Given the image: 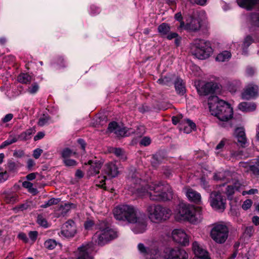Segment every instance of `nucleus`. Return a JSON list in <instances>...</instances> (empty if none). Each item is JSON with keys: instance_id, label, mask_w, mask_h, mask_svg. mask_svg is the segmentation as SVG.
<instances>
[{"instance_id": "obj_1", "label": "nucleus", "mask_w": 259, "mask_h": 259, "mask_svg": "<svg viewBox=\"0 0 259 259\" xmlns=\"http://www.w3.org/2000/svg\"><path fill=\"white\" fill-rule=\"evenodd\" d=\"M113 214L117 220L126 221L133 224L132 230L135 233H142L146 230L147 222L145 214L132 205H120L114 208Z\"/></svg>"}, {"instance_id": "obj_2", "label": "nucleus", "mask_w": 259, "mask_h": 259, "mask_svg": "<svg viewBox=\"0 0 259 259\" xmlns=\"http://www.w3.org/2000/svg\"><path fill=\"white\" fill-rule=\"evenodd\" d=\"M209 111L217 117L220 123H228L233 117V108L230 105L223 100H219L217 96H210L208 99Z\"/></svg>"}, {"instance_id": "obj_3", "label": "nucleus", "mask_w": 259, "mask_h": 259, "mask_svg": "<svg viewBox=\"0 0 259 259\" xmlns=\"http://www.w3.org/2000/svg\"><path fill=\"white\" fill-rule=\"evenodd\" d=\"M175 217L179 221H187L193 224L200 223L202 218V211L200 207H194L189 204L180 203L175 212Z\"/></svg>"}, {"instance_id": "obj_4", "label": "nucleus", "mask_w": 259, "mask_h": 259, "mask_svg": "<svg viewBox=\"0 0 259 259\" xmlns=\"http://www.w3.org/2000/svg\"><path fill=\"white\" fill-rule=\"evenodd\" d=\"M149 247L143 243L137 245L138 250L146 259H160L162 247V239L160 236L153 238L150 241Z\"/></svg>"}, {"instance_id": "obj_5", "label": "nucleus", "mask_w": 259, "mask_h": 259, "mask_svg": "<svg viewBox=\"0 0 259 259\" xmlns=\"http://www.w3.org/2000/svg\"><path fill=\"white\" fill-rule=\"evenodd\" d=\"M99 231L94 235L93 239L99 245H103L117 237V233L104 222L99 225Z\"/></svg>"}, {"instance_id": "obj_6", "label": "nucleus", "mask_w": 259, "mask_h": 259, "mask_svg": "<svg viewBox=\"0 0 259 259\" xmlns=\"http://www.w3.org/2000/svg\"><path fill=\"white\" fill-rule=\"evenodd\" d=\"M191 50L192 55L200 60L208 58L213 52L209 43L201 39L194 40Z\"/></svg>"}, {"instance_id": "obj_7", "label": "nucleus", "mask_w": 259, "mask_h": 259, "mask_svg": "<svg viewBox=\"0 0 259 259\" xmlns=\"http://www.w3.org/2000/svg\"><path fill=\"white\" fill-rule=\"evenodd\" d=\"M138 193L141 196L146 194L149 199L154 201H159L162 200V184L160 182H153L145 187L138 189Z\"/></svg>"}, {"instance_id": "obj_8", "label": "nucleus", "mask_w": 259, "mask_h": 259, "mask_svg": "<svg viewBox=\"0 0 259 259\" xmlns=\"http://www.w3.org/2000/svg\"><path fill=\"white\" fill-rule=\"evenodd\" d=\"M179 28L190 32H198L200 30L205 31L209 28L207 22L201 23L199 19L194 16H189L186 20V23L182 22Z\"/></svg>"}, {"instance_id": "obj_9", "label": "nucleus", "mask_w": 259, "mask_h": 259, "mask_svg": "<svg viewBox=\"0 0 259 259\" xmlns=\"http://www.w3.org/2000/svg\"><path fill=\"white\" fill-rule=\"evenodd\" d=\"M212 239L217 243H224L229 236V228L223 223H218L213 225L210 233Z\"/></svg>"}, {"instance_id": "obj_10", "label": "nucleus", "mask_w": 259, "mask_h": 259, "mask_svg": "<svg viewBox=\"0 0 259 259\" xmlns=\"http://www.w3.org/2000/svg\"><path fill=\"white\" fill-rule=\"evenodd\" d=\"M186 251L178 248L166 246L163 249V259H188Z\"/></svg>"}, {"instance_id": "obj_11", "label": "nucleus", "mask_w": 259, "mask_h": 259, "mask_svg": "<svg viewBox=\"0 0 259 259\" xmlns=\"http://www.w3.org/2000/svg\"><path fill=\"white\" fill-rule=\"evenodd\" d=\"M147 212L150 220L154 223H160L162 221V206L159 204H151L147 207Z\"/></svg>"}, {"instance_id": "obj_12", "label": "nucleus", "mask_w": 259, "mask_h": 259, "mask_svg": "<svg viewBox=\"0 0 259 259\" xmlns=\"http://www.w3.org/2000/svg\"><path fill=\"white\" fill-rule=\"evenodd\" d=\"M95 250V245L92 242L82 244L78 247L76 259H93L92 253Z\"/></svg>"}, {"instance_id": "obj_13", "label": "nucleus", "mask_w": 259, "mask_h": 259, "mask_svg": "<svg viewBox=\"0 0 259 259\" xmlns=\"http://www.w3.org/2000/svg\"><path fill=\"white\" fill-rule=\"evenodd\" d=\"M61 157L64 165L67 167H75L77 165V162L71 157L75 155L76 153L69 148H65L60 152Z\"/></svg>"}, {"instance_id": "obj_14", "label": "nucleus", "mask_w": 259, "mask_h": 259, "mask_svg": "<svg viewBox=\"0 0 259 259\" xmlns=\"http://www.w3.org/2000/svg\"><path fill=\"white\" fill-rule=\"evenodd\" d=\"M210 204L215 209H224L226 199L219 192H213L210 195Z\"/></svg>"}, {"instance_id": "obj_15", "label": "nucleus", "mask_w": 259, "mask_h": 259, "mask_svg": "<svg viewBox=\"0 0 259 259\" xmlns=\"http://www.w3.org/2000/svg\"><path fill=\"white\" fill-rule=\"evenodd\" d=\"M173 240L183 246H187L189 243V237L184 230L175 229L171 233Z\"/></svg>"}, {"instance_id": "obj_16", "label": "nucleus", "mask_w": 259, "mask_h": 259, "mask_svg": "<svg viewBox=\"0 0 259 259\" xmlns=\"http://www.w3.org/2000/svg\"><path fill=\"white\" fill-rule=\"evenodd\" d=\"M76 233V227L74 222L72 220H69L63 225L62 230L59 233L60 236L65 237H72Z\"/></svg>"}, {"instance_id": "obj_17", "label": "nucleus", "mask_w": 259, "mask_h": 259, "mask_svg": "<svg viewBox=\"0 0 259 259\" xmlns=\"http://www.w3.org/2000/svg\"><path fill=\"white\" fill-rule=\"evenodd\" d=\"M259 90L257 85L249 84L247 85L244 92L242 94V98L243 99L249 100L256 98L258 96Z\"/></svg>"}, {"instance_id": "obj_18", "label": "nucleus", "mask_w": 259, "mask_h": 259, "mask_svg": "<svg viewBox=\"0 0 259 259\" xmlns=\"http://www.w3.org/2000/svg\"><path fill=\"white\" fill-rule=\"evenodd\" d=\"M218 89L219 85L217 83L208 82L198 90V92L200 95L205 96L216 93Z\"/></svg>"}, {"instance_id": "obj_19", "label": "nucleus", "mask_w": 259, "mask_h": 259, "mask_svg": "<svg viewBox=\"0 0 259 259\" xmlns=\"http://www.w3.org/2000/svg\"><path fill=\"white\" fill-rule=\"evenodd\" d=\"M103 162L98 160H90L88 161V164L90 167L88 171V175L89 176H93L99 173L100 169Z\"/></svg>"}, {"instance_id": "obj_20", "label": "nucleus", "mask_w": 259, "mask_h": 259, "mask_svg": "<svg viewBox=\"0 0 259 259\" xmlns=\"http://www.w3.org/2000/svg\"><path fill=\"white\" fill-rule=\"evenodd\" d=\"M104 173L111 177H115L119 174L118 167L116 164L113 162L107 163L104 168Z\"/></svg>"}, {"instance_id": "obj_21", "label": "nucleus", "mask_w": 259, "mask_h": 259, "mask_svg": "<svg viewBox=\"0 0 259 259\" xmlns=\"http://www.w3.org/2000/svg\"><path fill=\"white\" fill-rule=\"evenodd\" d=\"M234 135L238 143L243 147L247 141L244 128L242 127L236 128Z\"/></svg>"}, {"instance_id": "obj_22", "label": "nucleus", "mask_w": 259, "mask_h": 259, "mask_svg": "<svg viewBox=\"0 0 259 259\" xmlns=\"http://www.w3.org/2000/svg\"><path fill=\"white\" fill-rule=\"evenodd\" d=\"M239 6L247 10H251L259 3V0H237Z\"/></svg>"}, {"instance_id": "obj_23", "label": "nucleus", "mask_w": 259, "mask_h": 259, "mask_svg": "<svg viewBox=\"0 0 259 259\" xmlns=\"http://www.w3.org/2000/svg\"><path fill=\"white\" fill-rule=\"evenodd\" d=\"M185 193L189 200L196 203L201 201V196L199 193L191 188H185Z\"/></svg>"}, {"instance_id": "obj_24", "label": "nucleus", "mask_w": 259, "mask_h": 259, "mask_svg": "<svg viewBox=\"0 0 259 259\" xmlns=\"http://www.w3.org/2000/svg\"><path fill=\"white\" fill-rule=\"evenodd\" d=\"M192 248L196 256V257H204L208 255L207 251L197 242L195 241L193 243Z\"/></svg>"}, {"instance_id": "obj_25", "label": "nucleus", "mask_w": 259, "mask_h": 259, "mask_svg": "<svg viewBox=\"0 0 259 259\" xmlns=\"http://www.w3.org/2000/svg\"><path fill=\"white\" fill-rule=\"evenodd\" d=\"M196 128L195 124L189 119L185 120L180 124V129L184 133L189 134Z\"/></svg>"}, {"instance_id": "obj_26", "label": "nucleus", "mask_w": 259, "mask_h": 259, "mask_svg": "<svg viewBox=\"0 0 259 259\" xmlns=\"http://www.w3.org/2000/svg\"><path fill=\"white\" fill-rule=\"evenodd\" d=\"M1 195L7 203L13 204L18 201V195L12 192L5 191Z\"/></svg>"}, {"instance_id": "obj_27", "label": "nucleus", "mask_w": 259, "mask_h": 259, "mask_svg": "<svg viewBox=\"0 0 259 259\" xmlns=\"http://www.w3.org/2000/svg\"><path fill=\"white\" fill-rule=\"evenodd\" d=\"M256 105L253 102H242L238 105V108L243 112H251L256 109Z\"/></svg>"}, {"instance_id": "obj_28", "label": "nucleus", "mask_w": 259, "mask_h": 259, "mask_svg": "<svg viewBox=\"0 0 259 259\" xmlns=\"http://www.w3.org/2000/svg\"><path fill=\"white\" fill-rule=\"evenodd\" d=\"M73 207H74V205L73 203H65L64 205H61L56 210V214L58 217L64 216Z\"/></svg>"}, {"instance_id": "obj_29", "label": "nucleus", "mask_w": 259, "mask_h": 259, "mask_svg": "<svg viewBox=\"0 0 259 259\" xmlns=\"http://www.w3.org/2000/svg\"><path fill=\"white\" fill-rule=\"evenodd\" d=\"M172 196V191L170 186L167 183H163V201L170 200Z\"/></svg>"}, {"instance_id": "obj_30", "label": "nucleus", "mask_w": 259, "mask_h": 259, "mask_svg": "<svg viewBox=\"0 0 259 259\" xmlns=\"http://www.w3.org/2000/svg\"><path fill=\"white\" fill-rule=\"evenodd\" d=\"M175 87L178 94L183 95L186 91L185 86L182 79L178 78L175 82Z\"/></svg>"}, {"instance_id": "obj_31", "label": "nucleus", "mask_w": 259, "mask_h": 259, "mask_svg": "<svg viewBox=\"0 0 259 259\" xmlns=\"http://www.w3.org/2000/svg\"><path fill=\"white\" fill-rule=\"evenodd\" d=\"M241 186V184L238 181L235 182L233 185H228L226 188V193L228 197L232 196L235 191H239Z\"/></svg>"}, {"instance_id": "obj_32", "label": "nucleus", "mask_w": 259, "mask_h": 259, "mask_svg": "<svg viewBox=\"0 0 259 259\" xmlns=\"http://www.w3.org/2000/svg\"><path fill=\"white\" fill-rule=\"evenodd\" d=\"M134 130L132 128L127 129L125 127L120 128L118 126L117 129L115 131V134L117 136H128L134 133Z\"/></svg>"}, {"instance_id": "obj_33", "label": "nucleus", "mask_w": 259, "mask_h": 259, "mask_svg": "<svg viewBox=\"0 0 259 259\" xmlns=\"http://www.w3.org/2000/svg\"><path fill=\"white\" fill-rule=\"evenodd\" d=\"M231 57V54L230 52L225 51L219 53L215 58V60L218 62H223L229 61Z\"/></svg>"}, {"instance_id": "obj_34", "label": "nucleus", "mask_w": 259, "mask_h": 259, "mask_svg": "<svg viewBox=\"0 0 259 259\" xmlns=\"http://www.w3.org/2000/svg\"><path fill=\"white\" fill-rule=\"evenodd\" d=\"M166 38L168 40L175 39V42L177 46H179L181 41V37L179 36L178 34L174 32H170L166 33L165 35L163 36V38Z\"/></svg>"}, {"instance_id": "obj_35", "label": "nucleus", "mask_w": 259, "mask_h": 259, "mask_svg": "<svg viewBox=\"0 0 259 259\" xmlns=\"http://www.w3.org/2000/svg\"><path fill=\"white\" fill-rule=\"evenodd\" d=\"M253 42V39L250 35L246 36L243 40L242 44V50L244 54H246L247 48Z\"/></svg>"}, {"instance_id": "obj_36", "label": "nucleus", "mask_w": 259, "mask_h": 259, "mask_svg": "<svg viewBox=\"0 0 259 259\" xmlns=\"http://www.w3.org/2000/svg\"><path fill=\"white\" fill-rule=\"evenodd\" d=\"M32 80V77L27 73H21L18 76V80L22 83H29Z\"/></svg>"}, {"instance_id": "obj_37", "label": "nucleus", "mask_w": 259, "mask_h": 259, "mask_svg": "<svg viewBox=\"0 0 259 259\" xmlns=\"http://www.w3.org/2000/svg\"><path fill=\"white\" fill-rule=\"evenodd\" d=\"M17 141H18V138L17 137L11 135L7 140L2 143L0 145V149L4 148L6 146L13 144Z\"/></svg>"}, {"instance_id": "obj_38", "label": "nucleus", "mask_w": 259, "mask_h": 259, "mask_svg": "<svg viewBox=\"0 0 259 259\" xmlns=\"http://www.w3.org/2000/svg\"><path fill=\"white\" fill-rule=\"evenodd\" d=\"M57 244L58 242L55 240L49 239L45 242L44 246L47 249L52 250L56 247Z\"/></svg>"}, {"instance_id": "obj_39", "label": "nucleus", "mask_w": 259, "mask_h": 259, "mask_svg": "<svg viewBox=\"0 0 259 259\" xmlns=\"http://www.w3.org/2000/svg\"><path fill=\"white\" fill-rule=\"evenodd\" d=\"M60 201L59 198H52L49 200L48 201H46L42 204L41 207L43 208H47L53 205L58 204Z\"/></svg>"}, {"instance_id": "obj_40", "label": "nucleus", "mask_w": 259, "mask_h": 259, "mask_svg": "<svg viewBox=\"0 0 259 259\" xmlns=\"http://www.w3.org/2000/svg\"><path fill=\"white\" fill-rule=\"evenodd\" d=\"M250 18L252 25L257 27H259V14H252L250 16Z\"/></svg>"}, {"instance_id": "obj_41", "label": "nucleus", "mask_w": 259, "mask_h": 259, "mask_svg": "<svg viewBox=\"0 0 259 259\" xmlns=\"http://www.w3.org/2000/svg\"><path fill=\"white\" fill-rule=\"evenodd\" d=\"M22 186L23 187L28 189L29 191L31 193H36L37 192V189L33 187L32 183L28 181L23 182Z\"/></svg>"}, {"instance_id": "obj_42", "label": "nucleus", "mask_w": 259, "mask_h": 259, "mask_svg": "<svg viewBox=\"0 0 259 259\" xmlns=\"http://www.w3.org/2000/svg\"><path fill=\"white\" fill-rule=\"evenodd\" d=\"M229 172L227 171H221L215 173L214 175V179L215 180H224L225 177L228 175Z\"/></svg>"}, {"instance_id": "obj_43", "label": "nucleus", "mask_w": 259, "mask_h": 259, "mask_svg": "<svg viewBox=\"0 0 259 259\" xmlns=\"http://www.w3.org/2000/svg\"><path fill=\"white\" fill-rule=\"evenodd\" d=\"M39 89V86L36 83H33L31 87L27 89L28 92L30 94H34Z\"/></svg>"}, {"instance_id": "obj_44", "label": "nucleus", "mask_w": 259, "mask_h": 259, "mask_svg": "<svg viewBox=\"0 0 259 259\" xmlns=\"http://www.w3.org/2000/svg\"><path fill=\"white\" fill-rule=\"evenodd\" d=\"M49 120V117L47 116L44 115L40 117L38 121V124L39 126H44L46 124Z\"/></svg>"}, {"instance_id": "obj_45", "label": "nucleus", "mask_w": 259, "mask_h": 259, "mask_svg": "<svg viewBox=\"0 0 259 259\" xmlns=\"http://www.w3.org/2000/svg\"><path fill=\"white\" fill-rule=\"evenodd\" d=\"M9 177L8 172L6 170H3L0 168V183L6 181Z\"/></svg>"}, {"instance_id": "obj_46", "label": "nucleus", "mask_w": 259, "mask_h": 259, "mask_svg": "<svg viewBox=\"0 0 259 259\" xmlns=\"http://www.w3.org/2000/svg\"><path fill=\"white\" fill-rule=\"evenodd\" d=\"M37 222L39 225L43 227H47V222L41 215L37 216Z\"/></svg>"}, {"instance_id": "obj_47", "label": "nucleus", "mask_w": 259, "mask_h": 259, "mask_svg": "<svg viewBox=\"0 0 259 259\" xmlns=\"http://www.w3.org/2000/svg\"><path fill=\"white\" fill-rule=\"evenodd\" d=\"M134 134H135L137 136H141L145 133V128L143 126L140 125L137 127L136 131L134 130Z\"/></svg>"}, {"instance_id": "obj_48", "label": "nucleus", "mask_w": 259, "mask_h": 259, "mask_svg": "<svg viewBox=\"0 0 259 259\" xmlns=\"http://www.w3.org/2000/svg\"><path fill=\"white\" fill-rule=\"evenodd\" d=\"M171 211L169 209L163 208V220H166L167 219H168L171 215Z\"/></svg>"}, {"instance_id": "obj_49", "label": "nucleus", "mask_w": 259, "mask_h": 259, "mask_svg": "<svg viewBox=\"0 0 259 259\" xmlns=\"http://www.w3.org/2000/svg\"><path fill=\"white\" fill-rule=\"evenodd\" d=\"M252 204V202L250 199H247L243 202L242 207L244 210L249 209Z\"/></svg>"}, {"instance_id": "obj_50", "label": "nucleus", "mask_w": 259, "mask_h": 259, "mask_svg": "<svg viewBox=\"0 0 259 259\" xmlns=\"http://www.w3.org/2000/svg\"><path fill=\"white\" fill-rule=\"evenodd\" d=\"M118 127V126L117 122H112L109 124L108 129L110 132H114L115 133V131L117 129Z\"/></svg>"}, {"instance_id": "obj_51", "label": "nucleus", "mask_w": 259, "mask_h": 259, "mask_svg": "<svg viewBox=\"0 0 259 259\" xmlns=\"http://www.w3.org/2000/svg\"><path fill=\"white\" fill-rule=\"evenodd\" d=\"M151 141L149 137H144L141 139L140 144L144 146H147L151 143Z\"/></svg>"}, {"instance_id": "obj_52", "label": "nucleus", "mask_w": 259, "mask_h": 259, "mask_svg": "<svg viewBox=\"0 0 259 259\" xmlns=\"http://www.w3.org/2000/svg\"><path fill=\"white\" fill-rule=\"evenodd\" d=\"M174 77V75L170 74L168 76H165L163 78V84H166L168 85L171 81L172 79Z\"/></svg>"}, {"instance_id": "obj_53", "label": "nucleus", "mask_w": 259, "mask_h": 259, "mask_svg": "<svg viewBox=\"0 0 259 259\" xmlns=\"http://www.w3.org/2000/svg\"><path fill=\"white\" fill-rule=\"evenodd\" d=\"M94 225V223L92 220H89L87 221L84 224V228L87 230H90L92 228Z\"/></svg>"}, {"instance_id": "obj_54", "label": "nucleus", "mask_w": 259, "mask_h": 259, "mask_svg": "<svg viewBox=\"0 0 259 259\" xmlns=\"http://www.w3.org/2000/svg\"><path fill=\"white\" fill-rule=\"evenodd\" d=\"M250 170L252 173L255 175H259V169L258 167L254 163L253 165L249 166Z\"/></svg>"}, {"instance_id": "obj_55", "label": "nucleus", "mask_w": 259, "mask_h": 259, "mask_svg": "<svg viewBox=\"0 0 259 259\" xmlns=\"http://www.w3.org/2000/svg\"><path fill=\"white\" fill-rule=\"evenodd\" d=\"M42 153V149H39V148H37L33 151V156L35 159H38L40 157V156L41 155Z\"/></svg>"}, {"instance_id": "obj_56", "label": "nucleus", "mask_w": 259, "mask_h": 259, "mask_svg": "<svg viewBox=\"0 0 259 259\" xmlns=\"http://www.w3.org/2000/svg\"><path fill=\"white\" fill-rule=\"evenodd\" d=\"M105 180H106L105 176L99 177L98 179L96 180V181H97V183L99 182L100 184H97V185H98L99 186L103 187L105 184Z\"/></svg>"}, {"instance_id": "obj_57", "label": "nucleus", "mask_w": 259, "mask_h": 259, "mask_svg": "<svg viewBox=\"0 0 259 259\" xmlns=\"http://www.w3.org/2000/svg\"><path fill=\"white\" fill-rule=\"evenodd\" d=\"M258 193V190L256 189H251L248 191H244L242 192V195H245L247 194L251 195L254 194Z\"/></svg>"}, {"instance_id": "obj_58", "label": "nucleus", "mask_w": 259, "mask_h": 259, "mask_svg": "<svg viewBox=\"0 0 259 259\" xmlns=\"http://www.w3.org/2000/svg\"><path fill=\"white\" fill-rule=\"evenodd\" d=\"M114 153L117 156H118V157L121 156V158L122 159H123V160L125 159V157L122 156L123 151L121 149H120V148H116V149H115L114 150Z\"/></svg>"}, {"instance_id": "obj_59", "label": "nucleus", "mask_w": 259, "mask_h": 259, "mask_svg": "<svg viewBox=\"0 0 259 259\" xmlns=\"http://www.w3.org/2000/svg\"><path fill=\"white\" fill-rule=\"evenodd\" d=\"M225 142L224 140H222L216 146V150L218 151L217 153H219L224 148Z\"/></svg>"}, {"instance_id": "obj_60", "label": "nucleus", "mask_w": 259, "mask_h": 259, "mask_svg": "<svg viewBox=\"0 0 259 259\" xmlns=\"http://www.w3.org/2000/svg\"><path fill=\"white\" fill-rule=\"evenodd\" d=\"M13 117V115L11 113H9L5 115V116L2 119L3 122L6 123L10 121Z\"/></svg>"}, {"instance_id": "obj_61", "label": "nucleus", "mask_w": 259, "mask_h": 259, "mask_svg": "<svg viewBox=\"0 0 259 259\" xmlns=\"http://www.w3.org/2000/svg\"><path fill=\"white\" fill-rule=\"evenodd\" d=\"M169 30V26L166 23H163V36L165 35L166 33L170 32Z\"/></svg>"}, {"instance_id": "obj_62", "label": "nucleus", "mask_w": 259, "mask_h": 259, "mask_svg": "<svg viewBox=\"0 0 259 259\" xmlns=\"http://www.w3.org/2000/svg\"><path fill=\"white\" fill-rule=\"evenodd\" d=\"M35 164V162L32 159H29L27 161V168L29 170L31 169Z\"/></svg>"}, {"instance_id": "obj_63", "label": "nucleus", "mask_w": 259, "mask_h": 259, "mask_svg": "<svg viewBox=\"0 0 259 259\" xmlns=\"http://www.w3.org/2000/svg\"><path fill=\"white\" fill-rule=\"evenodd\" d=\"M37 234L36 231H30L29 233V237L32 240L34 241L37 238Z\"/></svg>"}, {"instance_id": "obj_64", "label": "nucleus", "mask_w": 259, "mask_h": 259, "mask_svg": "<svg viewBox=\"0 0 259 259\" xmlns=\"http://www.w3.org/2000/svg\"><path fill=\"white\" fill-rule=\"evenodd\" d=\"M45 136V133L42 132H39L37 133L36 135H35L34 137V141L39 140L42 138H43Z\"/></svg>"}]
</instances>
